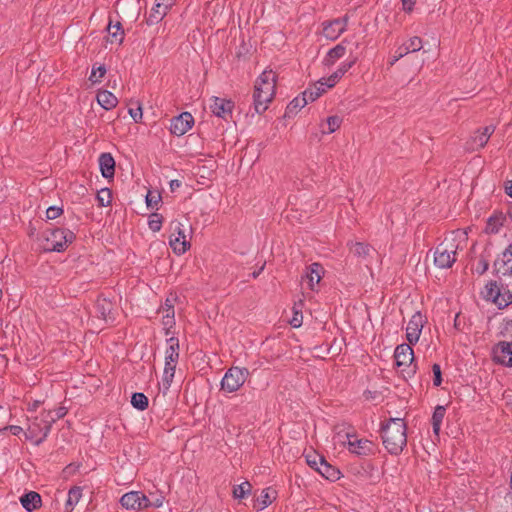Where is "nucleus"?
<instances>
[{
	"instance_id": "obj_35",
	"label": "nucleus",
	"mask_w": 512,
	"mask_h": 512,
	"mask_svg": "<svg viewBox=\"0 0 512 512\" xmlns=\"http://www.w3.org/2000/svg\"><path fill=\"white\" fill-rule=\"evenodd\" d=\"M275 499V491L271 488H266L261 492V495L258 497L257 502L259 504V509H264L269 506L272 501Z\"/></svg>"
},
{
	"instance_id": "obj_14",
	"label": "nucleus",
	"mask_w": 512,
	"mask_h": 512,
	"mask_svg": "<svg viewBox=\"0 0 512 512\" xmlns=\"http://www.w3.org/2000/svg\"><path fill=\"white\" fill-rule=\"evenodd\" d=\"M175 3L176 0H156V3L149 15L148 22L150 24H154L161 21Z\"/></svg>"
},
{
	"instance_id": "obj_2",
	"label": "nucleus",
	"mask_w": 512,
	"mask_h": 512,
	"mask_svg": "<svg viewBox=\"0 0 512 512\" xmlns=\"http://www.w3.org/2000/svg\"><path fill=\"white\" fill-rule=\"evenodd\" d=\"M276 91V74L264 71L256 80L253 92V103L256 113L262 114L273 100Z\"/></svg>"
},
{
	"instance_id": "obj_57",
	"label": "nucleus",
	"mask_w": 512,
	"mask_h": 512,
	"mask_svg": "<svg viewBox=\"0 0 512 512\" xmlns=\"http://www.w3.org/2000/svg\"><path fill=\"white\" fill-rule=\"evenodd\" d=\"M139 502H141V509L152 506L151 500L142 492H139Z\"/></svg>"
},
{
	"instance_id": "obj_12",
	"label": "nucleus",
	"mask_w": 512,
	"mask_h": 512,
	"mask_svg": "<svg viewBox=\"0 0 512 512\" xmlns=\"http://www.w3.org/2000/svg\"><path fill=\"white\" fill-rule=\"evenodd\" d=\"M424 324V317L420 312L415 313L406 327V338L409 344H415L420 338Z\"/></svg>"
},
{
	"instance_id": "obj_24",
	"label": "nucleus",
	"mask_w": 512,
	"mask_h": 512,
	"mask_svg": "<svg viewBox=\"0 0 512 512\" xmlns=\"http://www.w3.org/2000/svg\"><path fill=\"white\" fill-rule=\"evenodd\" d=\"M97 102L105 110H110L116 107L118 99L112 92L102 90L97 93Z\"/></svg>"
},
{
	"instance_id": "obj_36",
	"label": "nucleus",
	"mask_w": 512,
	"mask_h": 512,
	"mask_svg": "<svg viewBox=\"0 0 512 512\" xmlns=\"http://www.w3.org/2000/svg\"><path fill=\"white\" fill-rule=\"evenodd\" d=\"M148 398L144 393L136 392L131 397V404L134 408L143 411L148 407Z\"/></svg>"
},
{
	"instance_id": "obj_34",
	"label": "nucleus",
	"mask_w": 512,
	"mask_h": 512,
	"mask_svg": "<svg viewBox=\"0 0 512 512\" xmlns=\"http://www.w3.org/2000/svg\"><path fill=\"white\" fill-rule=\"evenodd\" d=\"M488 140L485 136L482 135V132L478 129L475 131L474 135L471 136L470 141L468 142L469 149L478 150L483 148L487 144Z\"/></svg>"
},
{
	"instance_id": "obj_18",
	"label": "nucleus",
	"mask_w": 512,
	"mask_h": 512,
	"mask_svg": "<svg viewBox=\"0 0 512 512\" xmlns=\"http://www.w3.org/2000/svg\"><path fill=\"white\" fill-rule=\"evenodd\" d=\"M349 451L357 455H369L373 452V443L366 439H350L347 434Z\"/></svg>"
},
{
	"instance_id": "obj_28",
	"label": "nucleus",
	"mask_w": 512,
	"mask_h": 512,
	"mask_svg": "<svg viewBox=\"0 0 512 512\" xmlns=\"http://www.w3.org/2000/svg\"><path fill=\"white\" fill-rule=\"evenodd\" d=\"M178 362L165 361L163 376H162V385L164 390H168L173 381L176 365Z\"/></svg>"
},
{
	"instance_id": "obj_3",
	"label": "nucleus",
	"mask_w": 512,
	"mask_h": 512,
	"mask_svg": "<svg viewBox=\"0 0 512 512\" xmlns=\"http://www.w3.org/2000/svg\"><path fill=\"white\" fill-rule=\"evenodd\" d=\"M75 238V234L66 228L47 229L39 238L40 247L45 252H62Z\"/></svg>"
},
{
	"instance_id": "obj_6",
	"label": "nucleus",
	"mask_w": 512,
	"mask_h": 512,
	"mask_svg": "<svg viewBox=\"0 0 512 512\" xmlns=\"http://www.w3.org/2000/svg\"><path fill=\"white\" fill-rule=\"evenodd\" d=\"M250 372L247 368L231 367L229 368L221 381V389L228 392H236L246 382Z\"/></svg>"
},
{
	"instance_id": "obj_55",
	"label": "nucleus",
	"mask_w": 512,
	"mask_h": 512,
	"mask_svg": "<svg viewBox=\"0 0 512 512\" xmlns=\"http://www.w3.org/2000/svg\"><path fill=\"white\" fill-rule=\"evenodd\" d=\"M160 195H154L152 194V192H148V194L146 195V204L148 207L150 208H153L154 206H156L158 204V202L160 201Z\"/></svg>"
},
{
	"instance_id": "obj_39",
	"label": "nucleus",
	"mask_w": 512,
	"mask_h": 512,
	"mask_svg": "<svg viewBox=\"0 0 512 512\" xmlns=\"http://www.w3.org/2000/svg\"><path fill=\"white\" fill-rule=\"evenodd\" d=\"M251 491V484L248 481H245L239 485L234 486L233 488V497L236 499L245 498Z\"/></svg>"
},
{
	"instance_id": "obj_50",
	"label": "nucleus",
	"mask_w": 512,
	"mask_h": 512,
	"mask_svg": "<svg viewBox=\"0 0 512 512\" xmlns=\"http://www.w3.org/2000/svg\"><path fill=\"white\" fill-rule=\"evenodd\" d=\"M488 268H489L488 260L484 256H481L475 266L476 273H478L479 275H482L488 270Z\"/></svg>"
},
{
	"instance_id": "obj_47",
	"label": "nucleus",
	"mask_w": 512,
	"mask_h": 512,
	"mask_svg": "<svg viewBox=\"0 0 512 512\" xmlns=\"http://www.w3.org/2000/svg\"><path fill=\"white\" fill-rule=\"evenodd\" d=\"M342 119L339 116H330L327 118L328 130L323 131L324 133L331 134L335 132L341 125Z\"/></svg>"
},
{
	"instance_id": "obj_8",
	"label": "nucleus",
	"mask_w": 512,
	"mask_h": 512,
	"mask_svg": "<svg viewBox=\"0 0 512 512\" xmlns=\"http://www.w3.org/2000/svg\"><path fill=\"white\" fill-rule=\"evenodd\" d=\"M492 359L505 367H512V342L500 341L492 348Z\"/></svg>"
},
{
	"instance_id": "obj_63",
	"label": "nucleus",
	"mask_w": 512,
	"mask_h": 512,
	"mask_svg": "<svg viewBox=\"0 0 512 512\" xmlns=\"http://www.w3.org/2000/svg\"><path fill=\"white\" fill-rule=\"evenodd\" d=\"M166 309H174V305L169 298L166 299L164 306H162L164 312H166Z\"/></svg>"
},
{
	"instance_id": "obj_49",
	"label": "nucleus",
	"mask_w": 512,
	"mask_h": 512,
	"mask_svg": "<svg viewBox=\"0 0 512 512\" xmlns=\"http://www.w3.org/2000/svg\"><path fill=\"white\" fill-rule=\"evenodd\" d=\"M355 63H356V58L353 57L349 60L342 62L336 71L343 77L345 75V73H347L353 67V65Z\"/></svg>"
},
{
	"instance_id": "obj_53",
	"label": "nucleus",
	"mask_w": 512,
	"mask_h": 512,
	"mask_svg": "<svg viewBox=\"0 0 512 512\" xmlns=\"http://www.w3.org/2000/svg\"><path fill=\"white\" fill-rule=\"evenodd\" d=\"M128 112L135 123L141 122L143 113L140 105L137 108H130Z\"/></svg>"
},
{
	"instance_id": "obj_25",
	"label": "nucleus",
	"mask_w": 512,
	"mask_h": 512,
	"mask_svg": "<svg viewBox=\"0 0 512 512\" xmlns=\"http://www.w3.org/2000/svg\"><path fill=\"white\" fill-rule=\"evenodd\" d=\"M120 503L126 509L140 510L141 502H139V491H131L124 494L120 499Z\"/></svg>"
},
{
	"instance_id": "obj_33",
	"label": "nucleus",
	"mask_w": 512,
	"mask_h": 512,
	"mask_svg": "<svg viewBox=\"0 0 512 512\" xmlns=\"http://www.w3.org/2000/svg\"><path fill=\"white\" fill-rule=\"evenodd\" d=\"M326 87L319 84V80L311 87H308L303 93L309 102L315 101L319 98L325 91Z\"/></svg>"
},
{
	"instance_id": "obj_52",
	"label": "nucleus",
	"mask_w": 512,
	"mask_h": 512,
	"mask_svg": "<svg viewBox=\"0 0 512 512\" xmlns=\"http://www.w3.org/2000/svg\"><path fill=\"white\" fill-rule=\"evenodd\" d=\"M432 372L434 375L433 378V385L438 387L442 383V374H441V367L439 364L435 363L432 365Z\"/></svg>"
},
{
	"instance_id": "obj_15",
	"label": "nucleus",
	"mask_w": 512,
	"mask_h": 512,
	"mask_svg": "<svg viewBox=\"0 0 512 512\" xmlns=\"http://www.w3.org/2000/svg\"><path fill=\"white\" fill-rule=\"evenodd\" d=\"M233 107L234 104L232 101L218 97H214L210 104L212 113L223 119H227L228 116H231Z\"/></svg>"
},
{
	"instance_id": "obj_59",
	"label": "nucleus",
	"mask_w": 512,
	"mask_h": 512,
	"mask_svg": "<svg viewBox=\"0 0 512 512\" xmlns=\"http://www.w3.org/2000/svg\"><path fill=\"white\" fill-rule=\"evenodd\" d=\"M401 2H402L403 10L405 12L410 13L414 8L416 0H401Z\"/></svg>"
},
{
	"instance_id": "obj_41",
	"label": "nucleus",
	"mask_w": 512,
	"mask_h": 512,
	"mask_svg": "<svg viewBox=\"0 0 512 512\" xmlns=\"http://www.w3.org/2000/svg\"><path fill=\"white\" fill-rule=\"evenodd\" d=\"M351 252L358 257H366L369 255L370 246L361 242H356L351 246Z\"/></svg>"
},
{
	"instance_id": "obj_60",
	"label": "nucleus",
	"mask_w": 512,
	"mask_h": 512,
	"mask_svg": "<svg viewBox=\"0 0 512 512\" xmlns=\"http://www.w3.org/2000/svg\"><path fill=\"white\" fill-rule=\"evenodd\" d=\"M9 430H10V432H11L13 435H15V436H18L20 433H22V432H23L22 427L17 426V425H11V426H9Z\"/></svg>"
},
{
	"instance_id": "obj_1",
	"label": "nucleus",
	"mask_w": 512,
	"mask_h": 512,
	"mask_svg": "<svg viewBox=\"0 0 512 512\" xmlns=\"http://www.w3.org/2000/svg\"><path fill=\"white\" fill-rule=\"evenodd\" d=\"M407 426L402 418H390L381 426L384 447L392 455H399L407 444Z\"/></svg>"
},
{
	"instance_id": "obj_48",
	"label": "nucleus",
	"mask_w": 512,
	"mask_h": 512,
	"mask_svg": "<svg viewBox=\"0 0 512 512\" xmlns=\"http://www.w3.org/2000/svg\"><path fill=\"white\" fill-rule=\"evenodd\" d=\"M44 413H49V416L53 419V423L57 420L63 418L67 414V409L65 407H59L55 410H44Z\"/></svg>"
},
{
	"instance_id": "obj_22",
	"label": "nucleus",
	"mask_w": 512,
	"mask_h": 512,
	"mask_svg": "<svg viewBox=\"0 0 512 512\" xmlns=\"http://www.w3.org/2000/svg\"><path fill=\"white\" fill-rule=\"evenodd\" d=\"M324 270L320 263H312L307 267L305 277L308 279L310 289H314V285L318 284L322 278Z\"/></svg>"
},
{
	"instance_id": "obj_58",
	"label": "nucleus",
	"mask_w": 512,
	"mask_h": 512,
	"mask_svg": "<svg viewBox=\"0 0 512 512\" xmlns=\"http://www.w3.org/2000/svg\"><path fill=\"white\" fill-rule=\"evenodd\" d=\"M479 130L482 132V135L485 136L487 138V140H489V138L491 137V135L495 131V126L494 125H488V126H485V127L481 128Z\"/></svg>"
},
{
	"instance_id": "obj_10",
	"label": "nucleus",
	"mask_w": 512,
	"mask_h": 512,
	"mask_svg": "<svg viewBox=\"0 0 512 512\" xmlns=\"http://www.w3.org/2000/svg\"><path fill=\"white\" fill-rule=\"evenodd\" d=\"M348 17L337 18L323 23V35L329 40H336L347 28Z\"/></svg>"
},
{
	"instance_id": "obj_46",
	"label": "nucleus",
	"mask_w": 512,
	"mask_h": 512,
	"mask_svg": "<svg viewBox=\"0 0 512 512\" xmlns=\"http://www.w3.org/2000/svg\"><path fill=\"white\" fill-rule=\"evenodd\" d=\"M106 74V68L104 65H100L97 68L93 67L89 80L92 83H99Z\"/></svg>"
},
{
	"instance_id": "obj_4",
	"label": "nucleus",
	"mask_w": 512,
	"mask_h": 512,
	"mask_svg": "<svg viewBox=\"0 0 512 512\" xmlns=\"http://www.w3.org/2000/svg\"><path fill=\"white\" fill-rule=\"evenodd\" d=\"M52 425L53 419L49 416V413L42 411L38 416L29 420L25 437L32 441L34 445L39 446L47 438Z\"/></svg>"
},
{
	"instance_id": "obj_7",
	"label": "nucleus",
	"mask_w": 512,
	"mask_h": 512,
	"mask_svg": "<svg viewBox=\"0 0 512 512\" xmlns=\"http://www.w3.org/2000/svg\"><path fill=\"white\" fill-rule=\"evenodd\" d=\"M394 358L398 368H402V372H406L409 377L413 376L417 371V365L414 363V352L409 344H400L394 351Z\"/></svg>"
},
{
	"instance_id": "obj_27",
	"label": "nucleus",
	"mask_w": 512,
	"mask_h": 512,
	"mask_svg": "<svg viewBox=\"0 0 512 512\" xmlns=\"http://www.w3.org/2000/svg\"><path fill=\"white\" fill-rule=\"evenodd\" d=\"M445 415H446V408L442 405H437L434 409V412H433V415L431 418L433 432L437 436L439 435L441 425H442Z\"/></svg>"
},
{
	"instance_id": "obj_45",
	"label": "nucleus",
	"mask_w": 512,
	"mask_h": 512,
	"mask_svg": "<svg viewBox=\"0 0 512 512\" xmlns=\"http://www.w3.org/2000/svg\"><path fill=\"white\" fill-rule=\"evenodd\" d=\"M162 216L158 213H152L150 216H149V220H148V226L149 228L153 231V232H158L160 231L161 227H162Z\"/></svg>"
},
{
	"instance_id": "obj_61",
	"label": "nucleus",
	"mask_w": 512,
	"mask_h": 512,
	"mask_svg": "<svg viewBox=\"0 0 512 512\" xmlns=\"http://www.w3.org/2000/svg\"><path fill=\"white\" fill-rule=\"evenodd\" d=\"M395 53L397 54V58H402L404 57L406 54L410 53L409 51H407L405 49V46L404 45H401L396 51Z\"/></svg>"
},
{
	"instance_id": "obj_37",
	"label": "nucleus",
	"mask_w": 512,
	"mask_h": 512,
	"mask_svg": "<svg viewBox=\"0 0 512 512\" xmlns=\"http://www.w3.org/2000/svg\"><path fill=\"white\" fill-rule=\"evenodd\" d=\"M174 314V309H166V312L162 317V324L164 326L166 336L170 335L171 328H173L175 325Z\"/></svg>"
},
{
	"instance_id": "obj_40",
	"label": "nucleus",
	"mask_w": 512,
	"mask_h": 512,
	"mask_svg": "<svg viewBox=\"0 0 512 512\" xmlns=\"http://www.w3.org/2000/svg\"><path fill=\"white\" fill-rule=\"evenodd\" d=\"M501 290V287H499L498 283L496 281H490L485 286L484 291L482 292L483 296L487 300H491L494 302L495 294Z\"/></svg>"
},
{
	"instance_id": "obj_32",
	"label": "nucleus",
	"mask_w": 512,
	"mask_h": 512,
	"mask_svg": "<svg viewBox=\"0 0 512 512\" xmlns=\"http://www.w3.org/2000/svg\"><path fill=\"white\" fill-rule=\"evenodd\" d=\"M499 309H504L512 303V293L508 289H502L495 294L493 302Z\"/></svg>"
},
{
	"instance_id": "obj_62",
	"label": "nucleus",
	"mask_w": 512,
	"mask_h": 512,
	"mask_svg": "<svg viewBox=\"0 0 512 512\" xmlns=\"http://www.w3.org/2000/svg\"><path fill=\"white\" fill-rule=\"evenodd\" d=\"M163 501H164V497L163 496H156L153 500H151L152 506L153 507H160V506H162Z\"/></svg>"
},
{
	"instance_id": "obj_38",
	"label": "nucleus",
	"mask_w": 512,
	"mask_h": 512,
	"mask_svg": "<svg viewBox=\"0 0 512 512\" xmlns=\"http://www.w3.org/2000/svg\"><path fill=\"white\" fill-rule=\"evenodd\" d=\"M96 200L98 202V206L107 207L111 204L112 201V193L109 188L101 189L96 196Z\"/></svg>"
},
{
	"instance_id": "obj_21",
	"label": "nucleus",
	"mask_w": 512,
	"mask_h": 512,
	"mask_svg": "<svg viewBox=\"0 0 512 512\" xmlns=\"http://www.w3.org/2000/svg\"><path fill=\"white\" fill-rule=\"evenodd\" d=\"M20 503L28 512H32L41 506V496L35 491H30L20 497Z\"/></svg>"
},
{
	"instance_id": "obj_5",
	"label": "nucleus",
	"mask_w": 512,
	"mask_h": 512,
	"mask_svg": "<svg viewBox=\"0 0 512 512\" xmlns=\"http://www.w3.org/2000/svg\"><path fill=\"white\" fill-rule=\"evenodd\" d=\"M458 244L454 240H444L435 249L434 263L441 269H448L456 262Z\"/></svg>"
},
{
	"instance_id": "obj_26",
	"label": "nucleus",
	"mask_w": 512,
	"mask_h": 512,
	"mask_svg": "<svg viewBox=\"0 0 512 512\" xmlns=\"http://www.w3.org/2000/svg\"><path fill=\"white\" fill-rule=\"evenodd\" d=\"M168 347L165 351V361L178 362L179 359V340L171 336L167 339Z\"/></svg>"
},
{
	"instance_id": "obj_13",
	"label": "nucleus",
	"mask_w": 512,
	"mask_h": 512,
	"mask_svg": "<svg viewBox=\"0 0 512 512\" xmlns=\"http://www.w3.org/2000/svg\"><path fill=\"white\" fill-rule=\"evenodd\" d=\"M181 226L182 225L180 223H177V226L175 227V232H177V235H175V233H173L170 236V241H169L171 248L178 255L184 254L190 247V244L187 240L185 232L181 228Z\"/></svg>"
},
{
	"instance_id": "obj_54",
	"label": "nucleus",
	"mask_w": 512,
	"mask_h": 512,
	"mask_svg": "<svg viewBox=\"0 0 512 512\" xmlns=\"http://www.w3.org/2000/svg\"><path fill=\"white\" fill-rule=\"evenodd\" d=\"M319 459H325L324 457L322 456H319L317 454H314V455H307L306 456V461H307V464L311 467V468H314L316 471H317V466H319Z\"/></svg>"
},
{
	"instance_id": "obj_31",
	"label": "nucleus",
	"mask_w": 512,
	"mask_h": 512,
	"mask_svg": "<svg viewBox=\"0 0 512 512\" xmlns=\"http://www.w3.org/2000/svg\"><path fill=\"white\" fill-rule=\"evenodd\" d=\"M107 29H108L111 43L116 42L118 44H121L123 42L124 31L122 29L120 22H117L116 24H112V22L110 21Z\"/></svg>"
},
{
	"instance_id": "obj_30",
	"label": "nucleus",
	"mask_w": 512,
	"mask_h": 512,
	"mask_svg": "<svg viewBox=\"0 0 512 512\" xmlns=\"http://www.w3.org/2000/svg\"><path fill=\"white\" fill-rule=\"evenodd\" d=\"M309 103L307 98L302 93L300 96L295 97L286 107V116H290L291 114H296L301 108L306 106Z\"/></svg>"
},
{
	"instance_id": "obj_64",
	"label": "nucleus",
	"mask_w": 512,
	"mask_h": 512,
	"mask_svg": "<svg viewBox=\"0 0 512 512\" xmlns=\"http://www.w3.org/2000/svg\"><path fill=\"white\" fill-rule=\"evenodd\" d=\"M40 403V401H34L32 404H29V410L35 411L39 407Z\"/></svg>"
},
{
	"instance_id": "obj_16",
	"label": "nucleus",
	"mask_w": 512,
	"mask_h": 512,
	"mask_svg": "<svg viewBox=\"0 0 512 512\" xmlns=\"http://www.w3.org/2000/svg\"><path fill=\"white\" fill-rule=\"evenodd\" d=\"M507 220L506 214L502 211H494L487 219L484 232L486 234H498Z\"/></svg>"
},
{
	"instance_id": "obj_19",
	"label": "nucleus",
	"mask_w": 512,
	"mask_h": 512,
	"mask_svg": "<svg viewBox=\"0 0 512 512\" xmlns=\"http://www.w3.org/2000/svg\"><path fill=\"white\" fill-rule=\"evenodd\" d=\"M101 174L106 179H112L115 174V160L111 153H102L98 159Z\"/></svg>"
},
{
	"instance_id": "obj_9",
	"label": "nucleus",
	"mask_w": 512,
	"mask_h": 512,
	"mask_svg": "<svg viewBox=\"0 0 512 512\" xmlns=\"http://www.w3.org/2000/svg\"><path fill=\"white\" fill-rule=\"evenodd\" d=\"M194 124V118L189 112H182L171 119L170 132L176 136H182L188 132Z\"/></svg>"
},
{
	"instance_id": "obj_44",
	"label": "nucleus",
	"mask_w": 512,
	"mask_h": 512,
	"mask_svg": "<svg viewBox=\"0 0 512 512\" xmlns=\"http://www.w3.org/2000/svg\"><path fill=\"white\" fill-rule=\"evenodd\" d=\"M342 78V76L337 72H333L329 77H323L319 80V84L325 86L326 88L334 87L338 81Z\"/></svg>"
},
{
	"instance_id": "obj_17",
	"label": "nucleus",
	"mask_w": 512,
	"mask_h": 512,
	"mask_svg": "<svg viewBox=\"0 0 512 512\" xmlns=\"http://www.w3.org/2000/svg\"><path fill=\"white\" fill-rule=\"evenodd\" d=\"M494 272L502 276H512V256L505 250L493 263Z\"/></svg>"
},
{
	"instance_id": "obj_23",
	"label": "nucleus",
	"mask_w": 512,
	"mask_h": 512,
	"mask_svg": "<svg viewBox=\"0 0 512 512\" xmlns=\"http://www.w3.org/2000/svg\"><path fill=\"white\" fill-rule=\"evenodd\" d=\"M346 53V47L343 43H340L330 49L325 58L323 59V64L327 67H330L336 63L339 59H341Z\"/></svg>"
},
{
	"instance_id": "obj_51",
	"label": "nucleus",
	"mask_w": 512,
	"mask_h": 512,
	"mask_svg": "<svg viewBox=\"0 0 512 512\" xmlns=\"http://www.w3.org/2000/svg\"><path fill=\"white\" fill-rule=\"evenodd\" d=\"M63 213V209L58 206H50L46 210V218L48 220H54L58 218Z\"/></svg>"
},
{
	"instance_id": "obj_42",
	"label": "nucleus",
	"mask_w": 512,
	"mask_h": 512,
	"mask_svg": "<svg viewBox=\"0 0 512 512\" xmlns=\"http://www.w3.org/2000/svg\"><path fill=\"white\" fill-rule=\"evenodd\" d=\"M403 45L405 46V49L407 51H409L410 53L417 52L423 47L422 39L418 36H414V37L410 38Z\"/></svg>"
},
{
	"instance_id": "obj_43",
	"label": "nucleus",
	"mask_w": 512,
	"mask_h": 512,
	"mask_svg": "<svg viewBox=\"0 0 512 512\" xmlns=\"http://www.w3.org/2000/svg\"><path fill=\"white\" fill-rule=\"evenodd\" d=\"M342 78V76L337 72H333L329 77H323L319 80V84L325 86L326 88L334 87L338 81Z\"/></svg>"
},
{
	"instance_id": "obj_11",
	"label": "nucleus",
	"mask_w": 512,
	"mask_h": 512,
	"mask_svg": "<svg viewBox=\"0 0 512 512\" xmlns=\"http://www.w3.org/2000/svg\"><path fill=\"white\" fill-rule=\"evenodd\" d=\"M97 316L103 319L106 323H113L115 321L114 316V304L106 297L99 296L94 305Z\"/></svg>"
},
{
	"instance_id": "obj_20",
	"label": "nucleus",
	"mask_w": 512,
	"mask_h": 512,
	"mask_svg": "<svg viewBox=\"0 0 512 512\" xmlns=\"http://www.w3.org/2000/svg\"><path fill=\"white\" fill-rule=\"evenodd\" d=\"M317 472L321 474L325 479L335 481L340 478V471L328 463L325 459H319V466H317Z\"/></svg>"
},
{
	"instance_id": "obj_56",
	"label": "nucleus",
	"mask_w": 512,
	"mask_h": 512,
	"mask_svg": "<svg viewBox=\"0 0 512 512\" xmlns=\"http://www.w3.org/2000/svg\"><path fill=\"white\" fill-rule=\"evenodd\" d=\"M302 322H303V315H302V313L298 312V311H295L292 319L290 320V324L293 327L298 328V327H300L302 325Z\"/></svg>"
},
{
	"instance_id": "obj_29",
	"label": "nucleus",
	"mask_w": 512,
	"mask_h": 512,
	"mask_svg": "<svg viewBox=\"0 0 512 512\" xmlns=\"http://www.w3.org/2000/svg\"><path fill=\"white\" fill-rule=\"evenodd\" d=\"M82 497V489L78 486L72 487L67 495L65 512H72L74 505H76Z\"/></svg>"
}]
</instances>
